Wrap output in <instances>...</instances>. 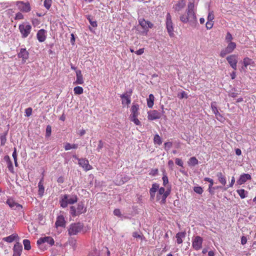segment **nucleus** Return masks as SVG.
<instances>
[{
	"instance_id": "1",
	"label": "nucleus",
	"mask_w": 256,
	"mask_h": 256,
	"mask_svg": "<svg viewBox=\"0 0 256 256\" xmlns=\"http://www.w3.org/2000/svg\"><path fill=\"white\" fill-rule=\"evenodd\" d=\"M180 20L184 23L188 22L190 26L195 25L197 22L194 12L187 10L186 14H183L180 16Z\"/></svg>"
},
{
	"instance_id": "2",
	"label": "nucleus",
	"mask_w": 256,
	"mask_h": 256,
	"mask_svg": "<svg viewBox=\"0 0 256 256\" xmlns=\"http://www.w3.org/2000/svg\"><path fill=\"white\" fill-rule=\"evenodd\" d=\"M78 200L77 196L75 195H64L60 201V206L64 208L67 206L68 204H73Z\"/></svg>"
},
{
	"instance_id": "3",
	"label": "nucleus",
	"mask_w": 256,
	"mask_h": 256,
	"mask_svg": "<svg viewBox=\"0 0 256 256\" xmlns=\"http://www.w3.org/2000/svg\"><path fill=\"white\" fill-rule=\"evenodd\" d=\"M83 227V224L80 222L72 224L68 228V234L70 236L76 235L82 231Z\"/></svg>"
},
{
	"instance_id": "4",
	"label": "nucleus",
	"mask_w": 256,
	"mask_h": 256,
	"mask_svg": "<svg viewBox=\"0 0 256 256\" xmlns=\"http://www.w3.org/2000/svg\"><path fill=\"white\" fill-rule=\"evenodd\" d=\"M158 192L156 196V198L158 200H160V202L164 204L166 202V198L170 194V190L168 189L166 190L165 188L163 187L158 188Z\"/></svg>"
},
{
	"instance_id": "5",
	"label": "nucleus",
	"mask_w": 256,
	"mask_h": 256,
	"mask_svg": "<svg viewBox=\"0 0 256 256\" xmlns=\"http://www.w3.org/2000/svg\"><path fill=\"white\" fill-rule=\"evenodd\" d=\"M18 29L23 38H26L30 34L32 26L28 23H22L19 25Z\"/></svg>"
},
{
	"instance_id": "6",
	"label": "nucleus",
	"mask_w": 256,
	"mask_h": 256,
	"mask_svg": "<svg viewBox=\"0 0 256 256\" xmlns=\"http://www.w3.org/2000/svg\"><path fill=\"white\" fill-rule=\"evenodd\" d=\"M166 28L167 32L170 37L174 36V24L172 20V16L170 13H168L166 15Z\"/></svg>"
},
{
	"instance_id": "7",
	"label": "nucleus",
	"mask_w": 256,
	"mask_h": 256,
	"mask_svg": "<svg viewBox=\"0 0 256 256\" xmlns=\"http://www.w3.org/2000/svg\"><path fill=\"white\" fill-rule=\"evenodd\" d=\"M54 240L50 236L42 237L37 240V244L40 248H43V246L45 244H47L50 246H52L54 244Z\"/></svg>"
},
{
	"instance_id": "8",
	"label": "nucleus",
	"mask_w": 256,
	"mask_h": 256,
	"mask_svg": "<svg viewBox=\"0 0 256 256\" xmlns=\"http://www.w3.org/2000/svg\"><path fill=\"white\" fill-rule=\"evenodd\" d=\"M203 239L200 236H196L192 238V248L196 250H198L202 248Z\"/></svg>"
},
{
	"instance_id": "9",
	"label": "nucleus",
	"mask_w": 256,
	"mask_h": 256,
	"mask_svg": "<svg viewBox=\"0 0 256 256\" xmlns=\"http://www.w3.org/2000/svg\"><path fill=\"white\" fill-rule=\"evenodd\" d=\"M236 44L234 42H229L227 46L221 50L220 52V56L224 58L226 54L232 53L236 48Z\"/></svg>"
},
{
	"instance_id": "10",
	"label": "nucleus",
	"mask_w": 256,
	"mask_h": 256,
	"mask_svg": "<svg viewBox=\"0 0 256 256\" xmlns=\"http://www.w3.org/2000/svg\"><path fill=\"white\" fill-rule=\"evenodd\" d=\"M16 4L19 10L22 12H28L31 10L29 2H24L22 1H18Z\"/></svg>"
},
{
	"instance_id": "11",
	"label": "nucleus",
	"mask_w": 256,
	"mask_h": 256,
	"mask_svg": "<svg viewBox=\"0 0 256 256\" xmlns=\"http://www.w3.org/2000/svg\"><path fill=\"white\" fill-rule=\"evenodd\" d=\"M226 60L231 67L236 70L238 63V56L236 54H232L226 57Z\"/></svg>"
},
{
	"instance_id": "12",
	"label": "nucleus",
	"mask_w": 256,
	"mask_h": 256,
	"mask_svg": "<svg viewBox=\"0 0 256 256\" xmlns=\"http://www.w3.org/2000/svg\"><path fill=\"white\" fill-rule=\"evenodd\" d=\"M75 158L78 160V164L83 168V169L88 171L92 168V166L89 164L88 160L86 158H78L76 156Z\"/></svg>"
},
{
	"instance_id": "13",
	"label": "nucleus",
	"mask_w": 256,
	"mask_h": 256,
	"mask_svg": "<svg viewBox=\"0 0 256 256\" xmlns=\"http://www.w3.org/2000/svg\"><path fill=\"white\" fill-rule=\"evenodd\" d=\"M132 93V91L130 90L128 93L126 92L120 96V98L122 99V104L123 105L128 106L130 103V96Z\"/></svg>"
},
{
	"instance_id": "14",
	"label": "nucleus",
	"mask_w": 256,
	"mask_h": 256,
	"mask_svg": "<svg viewBox=\"0 0 256 256\" xmlns=\"http://www.w3.org/2000/svg\"><path fill=\"white\" fill-rule=\"evenodd\" d=\"M6 204L12 209L14 210H20L22 208V206L16 202L13 199L8 198L6 200Z\"/></svg>"
},
{
	"instance_id": "15",
	"label": "nucleus",
	"mask_w": 256,
	"mask_h": 256,
	"mask_svg": "<svg viewBox=\"0 0 256 256\" xmlns=\"http://www.w3.org/2000/svg\"><path fill=\"white\" fill-rule=\"evenodd\" d=\"M138 22L142 28L146 30V32L148 31L149 28H152L153 26V24L152 22L146 20L144 18H140L138 20Z\"/></svg>"
},
{
	"instance_id": "16",
	"label": "nucleus",
	"mask_w": 256,
	"mask_h": 256,
	"mask_svg": "<svg viewBox=\"0 0 256 256\" xmlns=\"http://www.w3.org/2000/svg\"><path fill=\"white\" fill-rule=\"evenodd\" d=\"M148 114V118L151 120L159 119L161 117L160 113L156 110H150Z\"/></svg>"
},
{
	"instance_id": "17",
	"label": "nucleus",
	"mask_w": 256,
	"mask_h": 256,
	"mask_svg": "<svg viewBox=\"0 0 256 256\" xmlns=\"http://www.w3.org/2000/svg\"><path fill=\"white\" fill-rule=\"evenodd\" d=\"M66 221L63 214H60L56 218V220L55 223L56 228L58 227H65Z\"/></svg>"
},
{
	"instance_id": "18",
	"label": "nucleus",
	"mask_w": 256,
	"mask_h": 256,
	"mask_svg": "<svg viewBox=\"0 0 256 256\" xmlns=\"http://www.w3.org/2000/svg\"><path fill=\"white\" fill-rule=\"evenodd\" d=\"M18 56L22 59L23 63H25L28 58L29 53L26 48H21L18 54Z\"/></svg>"
},
{
	"instance_id": "19",
	"label": "nucleus",
	"mask_w": 256,
	"mask_h": 256,
	"mask_svg": "<svg viewBox=\"0 0 256 256\" xmlns=\"http://www.w3.org/2000/svg\"><path fill=\"white\" fill-rule=\"evenodd\" d=\"M76 80L74 82V84H82L84 83V80L81 70H76Z\"/></svg>"
},
{
	"instance_id": "20",
	"label": "nucleus",
	"mask_w": 256,
	"mask_h": 256,
	"mask_svg": "<svg viewBox=\"0 0 256 256\" xmlns=\"http://www.w3.org/2000/svg\"><path fill=\"white\" fill-rule=\"evenodd\" d=\"M36 37L40 42H44L46 38V31L44 29H40L38 32Z\"/></svg>"
},
{
	"instance_id": "21",
	"label": "nucleus",
	"mask_w": 256,
	"mask_h": 256,
	"mask_svg": "<svg viewBox=\"0 0 256 256\" xmlns=\"http://www.w3.org/2000/svg\"><path fill=\"white\" fill-rule=\"evenodd\" d=\"M250 179L251 176L250 174H244L240 176L239 179L237 180V183L239 185H242L246 182L248 180Z\"/></svg>"
},
{
	"instance_id": "22",
	"label": "nucleus",
	"mask_w": 256,
	"mask_h": 256,
	"mask_svg": "<svg viewBox=\"0 0 256 256\" xmlns=\"http://www.w3.org/2000/svg\"><path fill=\"white\" fill-rule=\"evenodd\" d=\"M13 256H20L22 252V246L20 244L17 242L14 246Z\"/></svg>"
},
{
	"instance_id": "23",
	"label": "nucleus",
	"mask_w": 256,
	"mask_h": 256,
	"mask_svg": "<svg viewBox=\"0 0 256 256\" xmlns=\"http://www.w3.org/2000/svg\"><path fill=\"white\" fill-rule=\"evenodd\" d=\"M19 238L18 235L16 234H13L10 236H9L7 237L4 238H2V240L8 242V243H10L13 242L14 240H18Z\"/></svg>"
},
{
	"instance_id": "24",
	"label": "nucleus",
	"mask_w": 256,
	"mask_h": 256,
	"mask_svg": "<svg viewBox=\"0 0 256 256\" xmlns=\"http://www.w3.org/2000/svg\"><path fill=\"white\" fill-rule=\"evenodd\" d=\"M138 110H139L138 104H133L132 105L131 109H130L131 114H130V117L138 116L139 114Z\"/></svg>"
},
{
	"instance_id": "25",
	"label": "nucleus",
	"mask_w": 256,
	"mask_h": 256,
	"mask_svg": "<svg viewBox=\"0 0 256 256\" xmlns=\"http://www.w3.org/2000/svg\"><path fill=\"white\" fill-rule=\"evenodd\" d=\"M158 188H159L158 184L156 183H154V184H152V187L150 188V196L152 198H154L155 195H156V192L158 190Z\"/></svg>"
},
{
	"instance_id": "26",
	"label": "nucleus",
	"mask_w": 256,
	"mask_h": 256,
	"mask_svg": "<svg viewBox=\"0 0 256 256\" xmlns=\"http://www.w3.org/2000/svg\"><path fill=\"white\" fill-rule=\"evenodd\" d=\"M204 180L210 182V184L208 186V192L210 194H214L215 188L212 186L214 184L213 180L209 178H204Z\"/></svg>"
},
{
	"instance_id": "27",
	"label": "nucleus",
	"mask_w": 256,
	"mask_h": 256,
	"mask_svg": "<svg viewBox=\"0 0 256 256\" xmlns=\"http://www.w3.org/2000/svg\"><path fill=\"white\" fill-rule=\"evenodd\" d=\"M186 5L184 0H181L179 1L174 6V8L177 11H179L183 8Z\"/></svg>"
},
{
	"instance_id": "28",
	"label": "nucleus",
	"mask_w": 256,
	"mask_h": 256,
	"mask_svg": "<svg viewBox=\"0 0 256 256\" xmlns=\"http://www.w3.org/2000/svg\"><path fill=\"white\" fill-rule=\"evenodd\" d=\"M186 236L184 232H179L176 234V242L178 244H180L182 242V238Z\"/></svg>"
},
{
	"instance_id": "29",
	"label": "nucleus",
	"mask_w": 256,
	"mask_h": 256,
	"mask_svg": "<svg viewBox=\"0 0 256 256\" xmlns=\"http://www.w3.org/2000/svg\"><path fill=\"white\" fill-rule=\"evenodd\" d=\"M154 97L152 94H150L148 98H147V105L148 108H152L154 104Z\"/></svg>"
},
{
	"instance_id": "30",
	"label": "nucleus",
	"mask_w": 256,
	"mask_h": 256,
	"mask_svg": "<svg viewBox=\"0 0 256 256\" xmlns=\"http://www.w3.org/2000/svg\"><path fill=\"white\" fill-rule=\"evenodd\" d=\"M78 148V144H70L68 142L65 144L64 148L66 150H68L71 149H76Z\"/></svg>"
},
{
	"instance_id": "31",
	"label": "nucleus",
	"mask_w": 256,
	"mask_h": 256,
	"mask_svg": "<svg viewBox=\"0 0 256 256\" xmlns=\"http://www.w3.org/2000/svg\"><path fill=\"white\" fill-rule=\"evenodd\" d=\"M216 176L220 182L221 183L222 185L225 186L226 183V181L225 176L222 174V173L218 172L216 174Z\"/></svg>"
},
{
	"instance_id": "32",
	"label": "nucleus",
	"mask_w": 256,
	"mask_h": 256,
	"mask_svg": "<svg viewBox=\"0 0 256 256\" xmlns=\"http://www.w3.org/2000/svg\"><path fill=\"white\" fill-rule=\"evenodd\" d=\"M79 214L84 213L86 212V208H84V204L82 202L79 203L76 208Z\"/></svg>"
},
{
	"instance_id": "33",
	"label": "nucleus",
	"mask_w": 256,
	"mask_h": 256,
	"mask_svg": "<svg viewBox=\"0 0 256 256\" xmlns=\"http://www.w3.org/2000/svg\"><path fill=\"white\" fill-rule=\"evenodd\" d=\"M198 160L196 158L193 156L190 158L188 161V166H194L198 164Z\"/></svg>"
},
{
	"instance_id": "34",
	"label": "nucleus",
	"mask_w": 256,
	"mask_h": 256,
	"mask_svg": "<svg viewBox=\"0 0 256 256\" xmlns=\"http://www.w3.org/2000/svg\"><path fill=\"white\" fill-rule=\"evenodd\" d=\"M38 194L42 196L44 193V188L43 186L42 180H41L38 184Z\"/></svg>"
},
{
	"instance_id": "35",
	"label": "nucleus",
	"mask_w": 256,
	"mask_h": 256,
	"mask_svg": "<svg viewBox=\"0 0 256 256\" xmlns=\"http://www.w3.org/2000/svg\"><path fill=\"white\" fill-rule=\"evenodd\" d=\"M241 198H244L247 196L248 192L244 189H240L236 190Z\"/></svg>"
},
{
	"instance_id": "36",
	"label": "nucleus",
	"mask_w": 256,
	"mask_h": 256,
	"mask_svg": "<svg viewBox=\"0 0 256 256\" xmlns=\"http://www.w3.org/2000/svg\"><path fill=\"white\" fill-rule=\"evenodd\" d=\"M23 244L24 250H28L31 249L30 242L28 240H23Z\"/></svg>"
},
{
	"instance_id": "37",
	"label": "nucleus",
	"mask_w": 256,
	"mask_h": 256,
	"mask_svg": "<svg viewBox=\"0 0 256 256\" xmlns=\"http://www.w3.org/2000/svg\"><path fill=\"white\" fill-rule=\"evenodd\" d=\"M74 92L75 94H81L84 92V89L81 86H77L74 88Z\"/></svg>"
},
{
	"instance_id": "38",
	"label": "nucleus",
	"mask_w": 256,
	"mask_h": 256,
	"mask_svg": "<svg viewBox=\"0 0 256 256\" xmlns=\"http://www.w3.org/2000/svg\"><path fill=\"white\" fill-rule=\"evenodd\" d=\"M254 63L252 60L248 58H245L243 60V64L244 67L246 68L248 66Z\"/></svg>"
},
{
	"instance_id": "39",
	"label": "nucleus",
	"mask_w": 256,
	"mask_h": 256,
	"mask_svg": "<svg viewBox=\"0 0 256 256\" xmlns=\"http://www.w3.org/2000/svg\"><path fill=\"white\" fill-rule=\"evenodd\" d=\"M154 144H158V145H160L162 143V140L160 136L158 134H156L154 136Z\"/></svg>"
},
{
	"instance_id": "40",
	"label": "nucleus",
	"mask_w": 256,
	"mask_h": 256,
	"mask_svg": "<svg viewBox=\"0 0 256 256\" xmlns=\"http://www.w3.org/2000/svg\"><path fill=\"white\" fill-rule=\"evenodd\" d=\"M70 214L72 216H76L79 215V214H78L77 210L76 209V208L74 206H72L70 208Z\"/></svg>"
},
{
	"instance_id": "41",
	"label": "nucleus",
	"mask_w": 256,
	"mask_h": 256,
	"mask_svg": "<svg viewBox=\"0 0 256 256\" xmlns=\"http://www.w3.org/2000/svg\"><path fill=\"white\" fill-rule=\"evenodd\" d=\"M211 108L212 110V112L214 113V114H216L219 112L218 110L216 107V102H214L211 103Z\"/></svg>"
},
{
	"instance_id": "42",
	"label": "nucleus",
	"mask_w": 256,
	"mask_h": 256,
	"mask_svg": "<svg viewBox=\"0 0 256 256\" xmlns=\"http://www.w3.org/2000/svg\"><path fill=\"white\" fill-rule=\"evenodd\" d=\"M8 132H5L4 134H2L0 136V143L2 146H4L5 144L6 141V135Z\"/></svg>"
},
{
	"instance_id": "43",
	"label": "nucleus",
	"mask_w": 256,
	"mask_h": 256,
	"mask_svg": "<svg viewBox=\"0 0 256 256\" xmlns=\"http://www.w3.org/2000/svg\"><path fill=\"white\" fill-rule=\"evenodd\" d=\"M114 214L116 216L120 218L121 219H122L124 218L123 215L121 214L120 210L119 209H115L114 211Z\"/></svg>"
},
{
	"instance_id": "44",
	"label": "nucleus",
	"mask_w": 256,
	"mask_h": 256,
	"mask_svg": "<svg viewBox=\"0 0 256 256\" xmlns=\"http://www.w3.org/2000/svg\"><path fill=\"white\" fill-rule=\"evenodd\" d=\"M232 39H233V38H232V35L230 34V32H228L226 33V38H225V40H226V42H228V43L232 42Z\"/></svg>"
},
{
	"instance_id": "45",
	"label": "nucleus",
	"mask_w": 256,
	"mask_h": 256,
	"mask_svg": "<svg viewBox=\"0 0 256 256\" xmlns=\"http://www.w3.org/2000/svg\"><path fill=\"white\" fill-rule=\"evenodd\" d=\"M52 0H45L44 1V6L47 9L49 10L52 6Z\"/></svg>"
},
{
	"instance_id": "46",
	"label": "nucleus",
	"mask_w": 256,
	"mask_h": 256,
	"mask_svg": "<svg viewBox=\"0 0 256 256\" xmlns=\"http://www.w3.org/2000/svg\"><path fill=\"white\" fill-rule=\"evenodd\" d=\"M10 6V4L8 2H2L0 4V11L5 9Z\"/></svg>"
},
{
	"instance_id": "47",
	"label": "nucleus",
	"mask_w": 256,
	"mask_h": 256,
	"mask_svg": "<svg viewBox=\"0 0 256 256\" xmlns=\"http://www.w3.org/2000/svg\"><path fill=\"white\" fill-rule=\"evenodd\" d=\"M138 116L130 117V119L132 122H133L136 125L139 126L140 124V122L137 118Z\"/></svg>"
},
{
	"instance_id": "48",
	"label": "nucleus",
	"mask_w": 256,
	"mask_h": 256,
	"mask_svg": "<svg viewBox=\"0 0 256 256\" xmlns=\"http://www.w3.org/2000/svg\"><path fill=\"white\" fill-rule=\"evenodd\" d=\"M216 118L220 122H224L225 120V118L222 116L220 113H218L215 114Z\"/></svg>"
},
{
	"instance_id": "49",
	"label": "nucleus",
	"mask_w": 256,
	"mask_h": 256,
	"mask_svg": "<svg viewBox=\"0 0 256 256\" xmlns=\"http://www.w3.org/2000/svg\"><path fill=\"white\" fill-rule=\"evenodd\" d=\"M163 184L164 186H166L168 183V178L166 174H164L162 176Z\"/></svg>"
},
{
	"instance_id": "50",
	"label": "nucleus",
	"mask_w": 256,
	"mask_h": 256,
	"mask_svg": "<svg viewBox=\"0 0 256 256\" xmlns=\"http://www.w3.org/2000/svg\"><path fill=\"white\" fill-rule=\"evenodd\" d=\"M194 190L197 194H202L203 192L202 188L200 186H195L194 188Z\"/></svg>"
},
{
	"instance_id": "51",
	"label": "nucleus",
	"mask_w": 256,
	"mask_h": 256,
	"mask_svg": "<svg viewBox=\"0 0 256 256\" xmlns=\"http://www.w3.org/2000/svg\"><path fill=\"white\" fill-rule=\"evenodd\" d=\"M214 14L212 12H210L208 16V20L213 22L214 19Z\"/></svg>"
},
{
	"instance_id": "52",
	"label": "nucleus",
	"mask_w": 256,
	"mask_h": 256,
	"mask_svg": "<svg viewBox=\"0 0 256 256\" xmlns=\"http://www.w3.org/2000/svg\"><path fill=\"white\" fill-rule=\"evenodd\" d=\"M178 96L180 99L184 98H188L187 94L184 91H182L181 92L179 93L178 94Z\"/></svg>"
},
{
	"instance_id": "53",
	"label": "nucleus",
	"mask_w": 256,
	"mask_h": 256,
	"mask_svg": "<svg viewBox=\"0 0 256 256\" xmlns=\"http://www.w3.org/2000/svg\"><path fill=\"white\" fill-rule=\"evenodd\" d=\"M32 113V108H27L25 110V116H30Z\"/></svg>"
},
{
	"instance_id": "54",
	"label": "nucleus",
	"mask_w": 256,
	"mask_h": 256,
	"mask_svg": "<svg viewBox=\"0 0 256 256\" xmlns=\"http://www.w3.org/2000/svg\"><path fill=\"white\" fill-rule=\"evenodd\" d=\"M214 25V22L208 20L206 23V28L208 30L211 29Z\"/></svg>"
},
{
	"instance_id": "55",
	"label": "nucleus",
	"mask_w": 256,
	"mask_h": 256,
	"mask_svg": "<svg viewBox=\"0 0 256 256\" xmlns=\"http://www.w3.org/2000/svg\"><path fill=\"white\" fill-rule=\"evenodd\" d=\"M172 142H167L164 143V148L166 150H168L170 149L172 146Z\"/></svg>"
},
{
	"instance_id": "56",
	"label": "nucleus",
	"mask_w": 256,
	"mask_h": 256,
	"mask_svg": "<svg viewBox=\"0 0 256 256\" xmlns=\"http://www.w3.org/2000/svg\"><path fill=\"white\" fill-rule=\"evenodd\" d=\"M175 162L177 165H178L180 166H183L184 163H183L182 160L181 159L176 158Z\"/></svg>"
},
{
	"instance_id": "57",
	"label": "nucleus",
	"mask_w": 256,
	"mask_h": 256,
	"mask_svg": "<svg viewBox=\"0 0 256 256\" xmlns=\"http://www.w3.org/2000/svg\"><path fill=\"white\" fill-rule=\"evenodd\" d=\"M194 4L193 2H190L188 5V11L194 12Z\"/></svg>"
},
{
	"instance_id": "58",
	"label": "nucleus",
	"mask_w": 256,
	"mask_h": 256,
	"mask_svg": "<svg viewBox=\"0 0 256 256\" xmlns=\"http://www.w3.org/2000/svg\"><path fill=\"white\" fill-rule=\"evenodd\" d=\"M24 18V16L21 12H18L15 17V19L17 20H22Z\"/></svg>"
},
{
	"instance_id": "59",
	"label": "nucleus",
	"mask_w": 256,
	"mask_h": 256,
	"mask_svg": "<svg viewBox=\"0 0 256 256\" xmlns=\"http://www.w3.org/2000/svg\"><path fill=\"white\" fill-rule=\"evenodd\" d=\"M234 182H235V178L234 176H232L230 184L227 186V187L226 188V190L227 188H228L230 187H232L234 186Z\"/></svg>"
},
{
	"instance_id": "60",
	"label": "nucleus",
	"mask_w": 256,
	"mask_h": 256,
	"mask_svg": "<svg viewBox=\"0 0 256 256\" xmlns=\"http://www.w3.org/2000/svg\"><path fill=\"white\" fill-rule=\"evenodd\" d=\"M144 48H140L137 51L135 52V53L137 54V55H142V54H144Z\"/></svg>"
},
{
	"instance_id": "61",
	"label": "nucleus",
	"mask_w": 256,
	"mask_h": 256,
	"mask_svg": "<svg viewBox=\"0 0 256 256\" xmlns=\"http://www.w3.org/2000/svg\"><path fill=\"white\" fill-rule=\"evenodd\" d=\"M51 134V127L50 126H47L46 128V134L47 136H50Z\"/></svg>"
},
{
	"instance_id": "62",
	"label": "nucleus",
	"mask_w": 256,
	"mask_h": 256,
	"mask_svg": "<svg viewBox=\"0 0 256 256\" xmlns=\"http://www.w3.org/2000/svg\"><path fill=\"white\" fill-rule=\"evenodd\" d=\"M104 146V143L102 142V140H100L98 142V146L97 150L99 151L100 149H102L103 148Z\"/></svg>"
},
{
	"instance_id": "63",
	"label": "nucleus",
	"mask_w": 256,
	"mask_h": 256,
	"mask_svg": "<svg viewBox=\"0 0 256 256\" xmlns=\"http://www.w3.org/2000/svg\"><path fill=\"white\" fill-rule=\"evenodd\" d=\"M88 256H98V252L96 250L91 252Z\"/></svg>"
},
{
	"instance_id": "64",
	"label": "nucleus",
	"mask_w": 256,
	"mask_h": 256,
	"mask_svg": "<svg viewBox=\"0 0 256 256\" xmlns=\"http://www.w3.org/2000/svg\"><path fill=\"white\" fill-rule=\"evenodd\" d=\"M158 173V170L156 168L152 169L150 172V174L152 176H156Z\"/></svg>"
}]
</instances>
